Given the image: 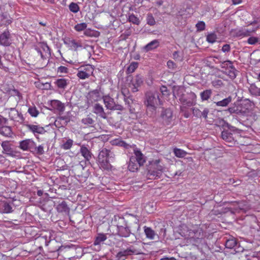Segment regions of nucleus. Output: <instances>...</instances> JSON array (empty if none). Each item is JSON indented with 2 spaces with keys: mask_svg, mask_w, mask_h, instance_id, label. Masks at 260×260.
Here are the masks:
<instances>
[{
  "mask_svg": "<svg viewBox=\"0 0 260 260\" xmlns=\"http://www.w3.org/2000/svg\"><path fill=\"white\" fill-rule=\"evenodd\" d=\"M157 101L160 102L158 95H155L151 91L146 93L144 103L147 107V114L150 117L153 116L156 114Z\"/></svg>",
  "mask_w": 260,
  "mask_h": 260,
  "instance_id": "nucleus-1",
  "label": "nucleus"
},
{
  "mask_svg": "<svg viewBox=\"0 0 260 260\" xmlns=\"http://www.w3.org/2000/svg\"><path fill=\"white\" fill-rule=\"evenodd\" d=\"M251 106V101L249 99H245L240 104H235L231 106L228 111L230 113H236L244 116L249 113Z\"/></svg>",
  "mask_w": 260,
  "mask_h": 260,
  "instance_id": "nucleus-2",
  "label": "nucleus"
},
{
  "mask_svg": "<svg viewBox=\"0 0 260 260\" xmlns=\"http://www.w3.org/2000/svg\"><path fill=\"white\" fill-rule=\"evenodd\" d=\"M152 169H150L148 172L147 176L149 178L156 179L160 178L164 171V167L160 164L159 159L153 160L151 162Z\"/></svg>",
  "mask_w": 260,
  "mask_h": 260,
  "instance_id": "nucleus-3",
  "label": "nucleus"
},
{
  "mask_svg": "<svg viewBox=\"0 0 260 260\" xmlns=\"http://www.w3.org/2000/svg\"><path fill=\"white\" fill-rule=\"evenodd\" d=\"M94 70L93 67L90 64L81 67L78 69L77 76L80 79L84 80L87 79L92 75Z\"/></svg>",
  "mask_w": 260,
  "mask_h": 260,
  "instance_id": "nucleus-4",
  "label": "nucleus"
},
{
  "mask_svg": "<svg viewBox=\"0 0 260 260\" xmlns=\"http://www.w3.org/2000/svg\"><path fill=\"white\" fill-rule=\"evenodd\" d=\"M144 82V77L141 74H137L134 77L129 83V87L133 92L139 91V88L141 86Z\"/></svg>",
  "mask_w": 260,
  "mask_h": 260,
  "instance_id": "nucleus-5",
  "label": "nucleus"
},
{
  "mask_svg": "<svg viewBox=\"0 0 260 260\" xmlns=\"http://www.w3.org/2000/svg\"><path fill=\"white\" fill-rule=\"evenodd\" d=\"M87 103L88 106H89L92 105L94 102H97L101 99V95L100 91L98 89H94L90 91L87 96Z\"/></svg>",
  "mask_w": 260,
  "mask_h": 260,
  "instance_id": "nucleus-6",
  "label": "nucleus"
},
{
  "mask_svg": "<svg viewBox=\"0 0 260 260\" xmlns=\"http://www.w3.org/2000/svg\"><path fill=\"white\" fill-rule=\"evenodd\" d=\"M8 110H9V117L11 120L19 122H22L24 120L23 115L15 108H11Z\"/></svg>",
  "mask_w": 260,
  "mask_h": 260,
  "instance_id": "nucleus-7",
  "label": "nucleus"
},
{
  "mask_svg": "<svg viewBox=\"0 0 260 260\" xmlns=\"http://www.w3.org/2000/svg\"><path fill=\"white\" fill-rule=\"evenodd\" d=\"M19 148L23 151L29 150L33 152L35 148V142L31 139H25L19 142Z\"/></svg>",
  "mask_w": 260,
  "mask_h": 260,
  "instance_id": "nucleus-8",
  "label": "nucleus"
},
{
  "mask_svg": "<svg viewBox=\"0 0 260 260\" xmlns=\"http://www.w3.org/2000/svg\"><path fill=\"white\" fill-rule=\"evenodd\" d=\"M222 139L226 143H228L229 146H232L235 144L236 140L233 134L229 130L223 131L221 133Z\"/></svg>",
  "mask_w": 260,
  "mask_h": 260,
  "instance_id": "nucleus-9",
  "label": "nucleus"
},
{
  "mask_svg": "<svg viewBox=\"0 0 260 260\" xmlns=\"http://www.w3.org/2000/svg\"><path fill=\"white\" fill-rule=\"evenodd\" d=\"M36 50L43 59H46L50 56V49L46 44H41L40 47L36 48Z\"/></svg>",
  "mask_w": 260,
  "mask_h": 260,
  "instance_id": "nucleus-10",
  "label": "nucleus"
},
{
  "mask_svg": "<svg viewBox=\"0 0 260 260\" xmlns=\"http://www.w3.org/2000/svg\"><path fill=\"white\" fill-rule=\"evenodd\" d=\"M114 157L115 154L113 152L106 148H103L99 152L98 160L113 159Z\"/></svg>",
  "mask_w": 260,
  "mask_h": 260,
  "instance_id": "nucleus-11",
  "label": "nucleus"
},
{
  "mask_svg": "<svg viewBox=\"0 0 260 260\" xmlns=\"http://www.w3.org/2000/svg\"><path fill=\"white\" fill-rule=\"evenodd\" d=\"M1 146L3 148V153L9 156H13L15 155V152L11 147V144L8 141H3L1 143Z\"/></svg>",
  "mask_w": 260,
  "mask_h": 260,
  "instance_id": "nucleus-12",
  "label": "nucleus"
},
{
  "mask_svg": "<svg viewBox=\"0 0 260 260\" xmlns=\"http://www.w3.org/2000/svg\"><path fill=\"white\" fill-rule=\"evenodd\" d=\"M92 112L101 118L103 119L107 118L103 106L99 103H96L93 105Z\"/></svg>",
  "mask_w": 260,
  "mask_h": 260,
  "instance_id": "nucleus-13",
  "label": "nucleus"
},
{
  "mask_svg": "<svg viewBox=\"0 0 260 260\" xmlns=\"http://www.w3.org/2000/svg\"><path fill=\"white\" fill-rule=\"evenodd\" d=\"M11 43L10 32L6 30L0 35V44L3 46H8Z\"/></svg>",
  "mask_w": 260,
  "mask_h": 260,
  "instance_id": "nucleus-14",
  "label": "nucleus"
},
{
  "mask_svg": "<svg viewBox=\"0 0 260 260\" xmlns=\"http://www.w3.org/2000/svg\"><path fill=\"white\" fill-rule=\"evenodd\" d=\"M173 113L170 109L164 110L161 114V117L163 120V122L168 125L171 122L172 119Z\"/></svg>",
  "mask_w": 260,
  "mask_h": 260,
  "instance_id": "nucleus-15",
  "label": "nucleus"
},
{
  "mask_svg": "<svg viewBox=\"0 0 260 260\" xmlns=\"http://www.w3.org/2000/svg\"><path fill=\"white\" fill-rule=\"evenodd\" d=\"M27 128L30 132H31L34 135L36 134H43L46 131L45 128L39 125L34 124H27L26 125Z\"/></svg>",
  "mask_w": 260,
  "mask_h": 260,
  "instance_id": "nucleus-16",
  "label": "nucleus"
},
{
  "mask_svg": "<svg viewBox=\"0 0 260 260\" xmlns=\"http://www.w3.org/2000/svg\"><path fill=\"white\" fill-rule=\"evenodd\" d=\"M134 153L135 154L134 158L136 161L140 165L143 166L146 161L145 157L142 154L139 149L135 148L134 149Z\"/></svg>",
  "mask_w": 260,
  "mask_h": 260,
  "instance_id": "nucleus-17",
  "label": "nucleus"
},
{
  "mask_svg": "<svg viewBox=\"0 0 260 260\" xmlns=\"http://www.w3.org/2000/svg\"><path fill=\"white\" fill-rule=\"evenodd\" d=\"M174 96L176 98L177 97L179 98V100L180 102L184 105L187 106L188 107H190L194 105V102L193 100H190L187 99V98L185 96L184 94H182L181 95H179V93H176L175 92L173 93Z\"/></svg>",
  "mask_w": 260,
  "mask_h": 260,
  "instance_id": "nucleus-18",
  "label": "nucleus"
},
{
  "mask_svg": "<svg viewBox=\"0 0 260 260\" xmlns=\"http://www.w3.org/2000/svg\"><path fill=\"white\" fill-rule=\"evenodd\" d=\"M64 44L68 45L72 49L76 51L78 48L83 47L82 43L81 41L76 40L74 39H69L64 42Z\"/></svg>",
  "mask_w": 260,
  "mask_h": 260,
  "instance_id": "nucleus-19",
  "label": "nucleus"
},
{
  "mask_svg": "<svg viewBox=\"0 0 260 260\" xmlns=\"http://www.w3.org/2000/svg\"><path fill=\"white\" fill-rule=\"evenodd\" d=\"M117 230L118 235L122 237H128L131 234V231L126 224L125 226L117 225Z\"/></svg>",
  "mask_w": 260,
  "mask_h": 260,
  "instance_id": "nucleus-20",
  "label": "nucleus"
},
{
  "mask_svg": "<svg viewBox=\"0 0 260 260\" xmlns=\"http://www.w3.org/2000/svg\"><path fill=\"white\" fill-rule=\"evenodd\" d=\"M80 153L86 161L90 160L92 156L90 150L85 145L81 146Z\"/></svg>",
  "mask_w": 260,
  "mask_h": 260,
  "instance_id": "nucleus-21",
  "label": "nucleus"
},
{
  "mask_svg": "<svg viewBox=\"0 0 260 260\" xmlns=\"http://www.w3.org/2000/svg\"><path fill=\"white\" fill-rule=\"evenodd\" d=\"M50 106L52 108L57 110L59 112H63L65 109L64 104L58 100H54L51 101Z\"/></svg>",
  "mask_w": 260,
  "mask_h": 260,
  "instance_id": "nucleus-22",
  "label": "nucleus"
},
{
  "mask_svg": "<svg viewBox=\"0 0 260 260\" xmlns=\"http://www.w3.org/2000/svg\"><path fill=\"white\" fill-rule=\"evenodd\" d=\"M38 240L41 243H44L45 246H48L51 241V233L48 232L42 233L38 238Z\"/></svg>",
  "mask_w": 260,
  "mask_h": 260,
  "instance_id": "nucleus-23",
  "label": "nucleus"
},
{
  "mask_svg": "<svg viewBox=\"0 0 260 260\" xmlns=\"http://www.w3.org/2000/svg\"><path fill=\"white\" fill-rule=\"evenodd\" d=\"M56 208L58 212L63 214L68 215L70 213V209L65 201H62L60 203H59Z\"/></svg>",
  "mask_w": 260,
  "mask_h": 260,
  "instance_id": "nucleus-24",
  "label": "nucleus"
},
{
  "mask_svg": "<svg viewBox=\"0 0 260 260\" xmlns=\"http://www.w3.org/2000/svg\"><path fill=\"white\" fill-rule=\"evenodd\" d=\"M141 166L136 161L134 156H132L130 157L127 168L131 172H135L138 170L139 167Z\"/></svg>",
  "mask_w": 260,
  "mask_h": 260,
  "instance_id": "nucleus-25",
  "label": "nucleus"
},
{
  "mask_svg": "<svg viewBox=\"0 0 260 260\" xmlns=\"http://www.w3.org/2000/svg\"><path fill=\"white\" fill-rule=\"evenodd\" d=\"M13 210L10 204L7 202H3L0 205V212L2 213H11L13 212Z\"/></svg>",
  "mask_w": 260,
  "mask_h": 260,
  "instance_id": "nucleus-26",
  "label": "nucleus"
},
{
  "mask_svg": "<svg viewBox=\"0 0 260 260\" xmlns=\"http://www.w3.org/2000/svg\"><path fill=\"white\" fill-rule=\"evenodd\" d=\"M159 42L157 40H154L147 44L143 47V49L145 52H148L158 47Z\"/></svg>",
  "mask_w": 260,
  "mask_h": 260,
  "instance_id": "nucleus-27",
  "label": "nucleus"
},
{
  "mask_svg": "<svg viewBox=\"0 0 260 260\" xmlns=\"http://www.w3.org/2000/svg\"><path fill=\"white\" fill-rule=\"evenodd\" d=\"M110 159L112 160V159L98 160L100 168L105 170H110L112 168V166L110 162Z\"/></svg>",
  "mask_w": 260,
  "mask_h": 260,
  "instance_id": "nucleus-28",
  "label": "nucleus"
},
{
  "mask_svg": "<svg viewBox=\"0 0 260 260\" xmlns=\"http://www.w3.org/2000/svg\"><path fill=\"white\" fill-rule=\"evenodd\" d=\"M103 99L106 108L108 109L112 110L115 104L114 99L107 95L104 96Z\"/></svg>",
  "mask_w": 260,
  "mask_h": 260,
  "instance_id": "nucleus-29",
  "label": "nucleus"
},
{
  "mask_svg": "<svg viewBox=\"0 0 260 260\" xmlns=\"http://www.w3.org/2000/svg\"><path fill=\"white\" fill-rule=\"evenodd\" d=\"M250 94L255 96H260V88L258 87L255 83L250 84L248 87Z\"/></svg>",
  "mask_w": 260,
  "mask_h": 260,
  "instance_id": "nucleus-30",
  "label": "nucleus"
},
{
  "mask_svg": "<svg viewBox=\"0 0 260 260\" xmlns=\"http://www.w3.org/2000/svg\"><path fill=\"white\" fill-rule=\"evenodd\" d=\"M223 72L232 80L234 79L237 75V71L234 68L233 65L231 67L229 68V69H227L226 70H224Z\"/></svg>",
  "mask_w": 260,
  "mask_h": 260,
  "instance_id": "nucleus-31",
  "label": "nucleus"
},
{
  "mask_svg": "<svg viewBox=\"0 0 260 260\" xmlns=\"http://www.w3.org/2000/svg\"><path fill=\"white\" fill-rule=\"evenodd\" d=\"M0 134L6 137H11L13 134L12 128L8 126H2L0 127Z\"/></svg>",
  "mask_w": 260,
  "mask_h": 260,
  "instance_id": "nucleus-32",
  "label": "nucleus"
},
{
  "mask_svg": "<svg viewBox=\"0 0 260 260\" xmlns=\"http://www.w3.org/2000/svg\"><path fill=\"white\" fill-rule=\"evenodd\" d=\"M144 233L147 238L150 240H154L157 235L151 228L144 226Z\"/></svg>",
  "mask_w": 260,
  "mask_h": 260,
  "instance_id": "nucleus-33",
  "label": "nucleus"
},
{
  "mask_svg": "<svg viewBox=\"0 0 260 260\" xmlns=\"http://www.w3.org/2000/svg\"><path fill=\"white\" fill-rule=\"evenodd\" d=\"M54 84L60 89H65L69 84V81L64 78H60L57 79Z\"/></svg>",
  "mask_w": 260,
  "mask_h": 260,
  "instance_id": "nucleus-34",
  "label": "nucleus"
},
{
  "mask_svg": "<svg viewBox=\"0 0 260 260\" xmlns=\"http://www.w3.org/2000/svg\"><path fill=\"white\" fill-rule=\"evenodd\" d=\"M250 209V206L246 202H241L238 204V207L235 209L237 212L243 211L246 212Z\"/></svg>",
  "mask_w": 260,
  "mask_h": 260,
  "instance_id": "nucleus-35",
  "label": "nucleus"
},
{
  "mask_svg": "<svg viewBox=\"0 0 260 260\" xmlns=\"http://www.w3.org/2000/svg\"><path fill=\"white\" fill-rule=\"evenodd\" d=\"M12 21L9 19V16L4 14L0 15V25H8Z\"/></svg>",
  "mask_w": 260,
  "mask_h": 260,
  "instance_id": "nucleus-36",
  "label": "nucleus"
},
{
  "mask_svg": "<svg viewBox=\"0 0 260 260\" xmlns=\"http://www.w3.org/2000/svg\"><path fill=\"white\" fill-rule=\"evenodd\" d=\"M232 97L229 96L228 98L222 100L221 101L215 102L214 103L217 106L226 107L232 102Z\"/></svg>",
  "mask_w": 260,
  "mask_h": 260,
  "instance_id": "nucleus-37",
  "label": "nucleus"
},
{
  "mask_svg": "<svg viewBox=\"0 0 260 260\" xmlns=\"http://www.w3.org/2000/svg\"><path fill=\"white\" fill-rule=\"evenodd\" d=\"M135 250L129 248L123 251H120L118 252L116 256L119 258H121L122 257L131 255L132 253H135Z\"/></svg>",
  "mask_w": 260,
  "mask_h": 260,
  "instance_id": "nucleus-38",
  "label": "nucleus"
},
{
  "mask_svg": "<svg viewBox=\"0 0 260 260\" xmlns=\"http://www.w3.org/2000/svg\"><path fill=\"white\" fill-rule=\"evenodd\" d=\"M59 120H61L62 121V124L66 125H67L68 123L70 121V117L68 116L65 115L62 116H59L56 118V119L54 121V125L55 126H59V124H58Z\"/></svg>",
  "mask_w": 260,
  "mask_h": 260,
  "instance_id": "nucleus-39",
  "label": "nucleus"
},
{
  "mask_svg": "<svg viewBox=\"0 0 260 260\" xmlns=\"http://www.w3.org/2000/svg\"><path fill=\"white\" fill-rule=\"evenodd\" d=\"M107 239V236L103 234H98V236L95 238L93 244L94 245H100L102 243L104 242Z\"/></svg>",
  "mask_w": 260,
  "mask_h": 260,
  "instance_id": "nucleus-40",
  "label": "nucleus"
},
{
  "mask_svg": "<svg viewBox=\"0 0 260 260\" xmlns=\"http://www.w3.org/2000/svg\"><path fill=\"white\" fill-rule=\"evenodd\" d=\"M212 94V90L211 89H207L203 92H201L200 93L201 98L202 101H207L208 100L211 96Z\"/></svg>",
  "mask_w": 260,
  "mask_h": 260,
  "instance_id": "nucleus-41",
  "label": "nucleus"
},
{
  "mask_svg": "<svg viewBox=\"0 0 260 260\" xmlns=\"http://www.w3.org/2000/svg\"><path fill=\"white\" fill-rule=\"evenodd\" d=\"M173 152L176 157L179 158L184 157L187 154V152L185 151L177 148L174 149Z\"/></svg>",
  "mask_w": 260,
  "mask_h": 260,
  "instance_id": "nucleus-42",
  "label": "nucleus"
},
{
  "mask_svg": "<svg viewBox=\"0 0 260 260\" xmlns=\"http://www.w3.org/2000/svg\"><path fill=\"white\" fill-rule=\"evenodd\" d=\"M94 120L89 115H87V117L83 118L81 120V122L86 125L92 126L94 123Z\"/></svg>",
  "mask_w": 260,
  "mask_h": 260,
  "instance_id": "nucleus-43",
  "label": "nucleus"
},
{
  "mask_svg": "<svg viewBox=\"0 0 260 260\" xmlns=\"http://www.w3.org/2000/svg\"><path fill=\"white\" fill-rule=\"evenodd\" d=\"M237 243L235 239H230L226 240L225 244V247L229 249H232L235 247Z\"/></svg>",
  "mask_w": 260,
  "mask_h": 260,
  "instance_id": "nucleus-44",
  "label": "nucleus"
},
{
  "mask_svg": "<svg viewBox=\"0 0 260 260\" xmlns=\"http://www.w3.org/2000/svg\"><path fill=\"white\" fill-rule=\"evenodd\" d=\"M138 67V63L137 62H132L128 67L126 70V74H129L135 72L136 69Z\"/></svg>",
  "mask_w": 260,
  "mask_h": 260,
  "instance_id": "nucleus-45",
  "label": "nucleus"
},
{
  "mask_svg": "<svg viewBox=\"0 0 260 260\" xmlns=\"http://www.w3.org/2000/svg\"><path fill=\"white\" fill-rule=\"evenodd\" d=\"M27 112L32 117H37L39 114V110L34 106L29 107Z\"/></svg>",
  "mask_w": 260,
  "mask_h": 260,
  "instance_id": "nucleus-46",
  "label": "nucleus"
},
{
  "mask_svg": "<svg viewBox=\"0 0 260 260\" xmlns=\"http://www.w3.org/2000/svg\"><path fill=\"white\" fill-rule=\"evenodd\" d=\"M217 35L215 32H211L207 36L206 40L208 43L213 44L216 41Z\"/></svg>",
  "mask_w": 260,
  "mask_h": 260,
  "instance_id": "nucleus-47",
  "label": "nucleus"
},
{
  "mask_svg": "<svg viewBox=\"0 0 260 260\" xmlns=\"http://www.w3.org/2000/svg\"><path fill=\"white\" fill-rule=\"evenodd\" d=\"M73 144V140L70 139H69L67 140L66 142L63 143L61 146V148L64 150H68L70 149Z\"/></svg>",
  "mask_w": 260,
  "mask_h": 260,
  "instance_id": "nucleus-48",
  "label": "nucleus"
},
{
  "mask_svg": "<svg viewBox=\"0 0 260 260\" xmlns=\"http://www.w3.org/2000/svg\"><path fill=\"white\" fill-rule=\"evenodd\" d=\"M70 11L74 13H77L80 10V8L77 4L72 2L69 6Z\"/></svg>",
  "mask_w": 260,
  "mask_h": 260,
  "instance_id": "nucleus-49",
  "label": "nucleus"
},
{
  "mask_svg": "<svg viewBox=\"0 0 260 260\" xmlns=\"http://www.w3.org/2000/svg\"><path fill=\"white\" fill-rule=\"evenodd\" d=\"M146 21L147 23L150 26H153L156 24L155 19L151 13H148L147 15Z\"/></svg>",
  "mask_w": 260,
  "mask_h": 260,
  "instance_id": "nucleus-50",
  "label": "nucleus"
},
{
  "mask_svg": "<svg viewBox=\"0 0 260 260\" xmlns=\"http://www.w3.org/2000/svg\"><path fill=\"white\" fill-rule=\"evenodd\" d=\"M33 153H35L38 155H42L44 153V146L42 145H39L37 147L35 143V148H33Z\"/></svg>",
  "mask_w": 260,
  "mask_h": 260,
  "instance_id": "nucleus-51",
  "label": "nucleus"
},
{
  "mask_svg": "<svg viewBox=\"0 0 260 260\" xmlns=\"http://www.w3.org/2000/svg\"><path fill=\"white\" fill-rule=\"evenodd\" d=\"M87 26V23H86L85 22H83V23H78V24H76L74 26V29L77 31H81L84 30L85 29H86Z\"/></svg>",
  "mask_w": 260,
  "mask_h": 260,
  "instance_id": "nucleus-52",
  "label": "nucleus"
},
{
  "mask_svg": "<svg viewBox=\"0 0 260 260\" xmlns=\"http://www.w3.org/2000/svg\"><path fill=\"white\" fill-rule=\"evenodd\" d=\"M233 66V62L230 60H226L223 62H222L220 64V67L222 69L226 70L229 68Z\"/></svg>",
  "mask_w": 260,
  "mask_h": 260,
  "instance_id": "nucleus-53",
  "label": "nucleus"
},
{
  "mask_svg": "<svg viewBox=\"0 0 260 260\" xmlns=\"http://www.w3.org/2000/svg\"><path fill=\"white\" fill-rule=\"evenodd\" d=\"M128 20L129 22L137 25H138L140 23V20L139 18L135 16V15L134 14H131L129 16Z\"/></svg>",
  "mask_w": 260,
  "mask_h": 260,
  "instance_id": "nucleus-54",
  "label": "nucleus"
},
{
  "mask_svg": "<svg viewBox=\"0 0 260 260\" xmlns=\"http://www.w3.org/2000/svg\"><path fill=\"white\" fill-rule=\"evenodd\" d=\"M212 85L214 87L218 88L223 85L222 81L220 79H216L212 82Z\"/></svg>",
  "mask_w": 260,
  "mask_h": 260,
  "instance_id": "nucleus-55",
  "label": "nucleus"
},
{
  "mask_svg": "<svg viewBox=\"0 0 260 260\" xmlns=\"http://www.w3.org/2000/svg\"><path fill=\"white\" fill-rule=\"evenodd\" d=\"M236 36L237 37H247V34L245 33V28H242L239 30H236Z\"/></svg>",
  "mask_w": 260,
  "mask_h": 260,
  "instance_id": "nucleus-56",
  "label": "nucleus"
},
{
  "mask_svg": "<svg viewBox=\"0 0 260 260\" xmlns=\"http://www.w3.org/2000/svg\"><path fill=\"white\" fill-rule=\"evenodd\" d=\"M196 26L198 31H203L205 29V23L204 21L198 22Z\"/></svg>",
  "mask_w": 260,
  "mask_h": 260,
  "instance_id": "nucleus-57",
  "label": "nucleus"
},
{
  "mask_svg": "<svg viewBox=\"0 0 260 260\" xmlns=\"http://www.w3.org/2000/svg\"><path fill=\"white\" fill-rule=\"evenodd\" d=\"M192 114L193 116L198 117L201 118L202 111L197 108H193L192 109Z\"/></svg>",
  "mask_w": 260,
  "mask_h": 260,
  "instance_id": "nucleus-58",
  "label": "nucleus"
},
{
  "mask_svg": "<svg viewBox=\"0 0 260 260\" xmlns=\"http://www.w3.org/2000/svg\"><path fill=\"white\" fill-rule=\"evenodd\" d=\"M160 91L164 95L168 96L170 94L169 91L166 86H161L160 87Z\"/></svg>",
  "mask_w": 260,
  "mask_h": 260,
  "instance_id": "nucleus-59",
  "label": "nucleus"
},
{
  "mask_svg": "<svg viewBox=\"0 0 260 260\" xmlns=\"http://www.w3.org/2000/svg\"><path fill=\"white\" fill-rule=\"evenodd\" d=\"M258 42V38L254 37H251L249 38L247 40V43L250 45H254Z\"/></svg>",
  "mask_w": 260,
  "mask_h": 260,
  "instance_id": "nucleus-60",
  "label": "nucleus"
},
{
  "mask_svg": "<svg viewBox=\"0 0 260 260\" xmlns=\"http://www.w3.org/2000/svg\"><path fill=\"white\" fill-rule=\"evenodd\" d=\"M209 112V110L208 108H203V110L202 111L201 117H203L205 119H207Z\"/></svg>",
  "mask_w": 260,
  "mask_h": 260,
  "instance_id": "nucleus-61",
  "label": "nucleus"
},
{
  "mask_svg": "<svg viewBox=\"0 0 260 260\" xmlns=\"http://www.w3.org/2000/svg\"><path fill=\"white\" fill-rule=\"evenodd\" d=\"M68 72V69L64 66H60L57 69V72L60 73H67Z\"/></svg>",
  "mask_w": 260,
  "mask_h": 260,
  "instance_id": "nucleus-62",
  "label": "nucleus"
},
{
  "mask_svg": "<svg viewBox=\"0 0 260 260\" xmlns=\"http://www.w3.org/2000/svg\"><path fill=\"white\" fill-rule=\"evenodd\" d=\"M121 93L124 97L129 96V90L126 87H122L121 88Z\"/></svg>",
  "mask_w": 260,
  "mask_h": 260,
  "instance_id": "nucleus-63",
  "label": "nucleus"
},
{
  "mask_svg": "<svg viewBox=\"0 0 260 260\" xmlns=\"http://www.w3.org/2000/svg\"><path fill=\"white\" fill-rule=\"evenodd\" d=\"M257 28H258V26L254 27V28H249V29L245 28V33L246 34H247V36H249L252 32H254L257 30Z\"/></svg>",
  "mask_w": 260,
  "mask_h": 260,
  "instance_id": "nucleus-64",
  "label": "nucleus"
}]
</instances>
